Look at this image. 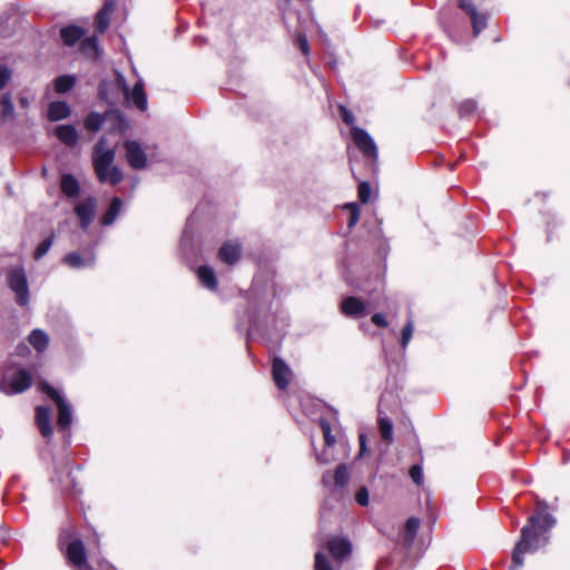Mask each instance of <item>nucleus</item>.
I'll use <instances>...</instances> for the list:
<instances>
[{
	"label": "nucleus",
	"mask_w": 570,
	"mask_h": 570,
	"mask_svg": "<svg viewBox=\"0 0 570 570\" xmlns=\"http://www.w3.org/2000/svg\"><path fill=\"white\" fill-rule=\"evenodd\" d=\"M556 519L548 512L544 501L537 503V513L529 518V522L521 529V538L512 553L514 567H522L525 553H534L549 542V531L554 527Z\"/></svg>",
	"instance_id": "f257e3e1"
},
{
	"label": "nucleus",
	"mask_w": 570,
	"mask_h": 570,
	"mask_svg": "<svg viewBox=\"0 0 570 570\" xmlns=\"http://www.w3.org/2000/svg\"><path fill=\"white\" fill-rule=\"evenodd\" d=\"M116 151L107 146V140L101 137L96 144L92 153V164L96 175L101 183L117 185L122 180V173L114 166Z\"/></svg>",
	"instance_id": "f03ea898"
},
{
	"label": "nucleus",
	"mask_w": 570,
	"mask_h": 570,
	"mask_svg": "<svg viewBox=\"0 0 570 570\" xmlns=\"http://www.w3.org/2000/svg\"><path fill=\"white\" fill-rule=\"evenodd\" d=\"M8 286L16 295L18 305L26 307L30 301V293L26 271L22 266L13 267L8 273Z\"/></svg>",
	"instance_id": "7ed1b4c3"
},
{
	"label": "nucleus",
	"mask_w": 570,
	"mask_h": 570,
	"mask_svg": "<svg viewBox=\"0 0 570 570\" xmlns=\"http://www.w3.org/2000/svg\"><path fill=\"white\" fill-rule=\"evenodd\" d=\"M40 390L52 399L58 407V420L57 424L60 429L67 430L72 423L71 407L62 395L50 386L47 382L39 384Z\"/></svg>",
	"instance_id": "20e7f679"
},
{
	"label": "nucleus",
	"mask_w": 570,
	"mask_h": 570,
	"mask_svg": "<svg viewBox=\"0 0 570 570\" xmlns=\"http://www.w3.org/2000/svg\"><path fill=\"white\" fill-rule=\"evenodd\" d=\"M31 383V374L24 368H19L12 374L4 375L1 389L7 394H18L30 387Z\"/></svg>",
	"instance_id": "39448f33"
},
{
	"label": "nucleus",
	"mask_w": 570,
	"mask_h": 570,
	"mask_svg": "<svg viewBox=\"0 0 570 570\" xmlns=\"http://www.w3.org/2000/svg\"><path fill=\"white\" fill-rule=\"evenodd\" d=\"M351 136L360 151L368 158L377 159V147L368 132L357 126L351 128Z\"/></svg>",
	"instance_id": "423d86ee"
},
{
	"label": "nucleus",
	"mask_w": 570,
	"mask_h": 570,
	"mask_svg": "<svg viewBox=\"0 0 570 570\" xmlns=\"http://www.w3.org/2000/svg\"><path fill=\"white\" fill-rule=\"evenodd\" d=\"M126 159L134 169H142L147 166V155L139 142L126 140L124 144Z\"/></svg>",
	"instance_id": "0eeeda50"
},
{
	"label": "nucleus",
	"mask_w": 570,
	"mask_h": 570,
	"mask_svg": "<svg viewBox=\"0 0 570 570\" xmlns=\"http://www.w3.org/2000/svg\"><path fill=\"white\" fill-rule=\"evenodd\" d=\"M67 558L76 570H92L86 560V550L81 540L69 543Z\"/></svg>",
	"instance_id": "6e6552de"
},
{
	"label": "nucleus",
	"mask_w": 570,
	"mask_h": 570,
	"mask_svg": "<svg viewBox=\"0 0 570 570\" xmlns=\"http://www.w3.org/2000/svg\"><path fill=\"white\" fill-rule=\"evenodd\" d=\"M327 550L340 568L343 560L352 552V544L346 538L334 537L326 544Z\"/></svg>",
	"instance_id": "1a4fd4ad"
},
{
	"label": "nucleus",
	"mask_w": 570,
	"mask_h": 570,
	"mask_svg": "<svg viewBox=\"0 0 570 570\" xmlns=\"http://www.w3.org/2000/svg\"><path fill=\"white\" fill-rule=\"evenodd\" d=\"M350 480V471L346 464H340L334 474L332 475L330 471H326L322 476V482L324 485H330L333 483L334 491H341L345 488Z\"/></svg>",
	"instance_id": "9d476101"
},
{
	"label": "nucleus",
	"mask_w": 570,
	"mask_h": 570,
	"mask_svg": "<svg viewBox=\"0 0 570 570\" xmlns=\"http://www.w3.org/2000/svg\"><path fill=\"white\" fill-rule=\"evenodd\" d=\"M97 203L94 197H89L83 202H80L75 207V213L80 222V226L82 229L88 228L91 224L95 212H96Z\"/></svg>",
	"instance_id": "9b49d317"
},
{
	"label": "nucleus",
	"mask_w": 570,
	"mask_h": 570,
	"mask_svg": "<svg viewBox=\"0 0 570 570\" xmlns=\"http://www.w3.org/2000/svg\"><path fill=\"white\" fill-rule=\"evenodd\" d=\"M342 313L347 317L360 318L366 315V304L357 297L348 296L341 304Z\"/></svg>",
	"instance_id": "f8f14e48"
},
{
	"label": "nucleus",
	"mask_w": 570,
	"mask_h": 570,
	"mask_svg": "<svg viewBox=\"0 0 570 570\" xmlns=\"http://www.w3.org/2000/svg\"><path fill=\"white\" fill-rule=\"evenodd\" d=\"M124 96L129 104L135 106L140 111H145L147 109V96L144 90L142 79L139 78L134 88H129V94H124Z\"/></svg>",
	"instance_id": "ddd939ff"
},
{
	"label": "nucleus",
	"mask_w": 570,
	"mask_h": 570,
	"mask_svg": "<svg viewBox=\"0 0 570 570\" xmlns=\"http://www.w3.org/2000/svg\"><path fill=\"white\" fill-rule=\"evenodd\" d=\"M95 254L91 252H87L83 255L78 252H72L63 257V263L75 269L90 267L95 264Z\"/></svg>",
	"instance_id": "4468645a"
},
{
	"label": "nucleus",
	"mask_w": 570,
	"mask_h": 570,
	"mask_svg": "<svg viewBox=\"0 0 570 570\" xmlns=\"http://www.w3.org/2000/svg\"><path fill=\"white\" fill-rule=\"evenodd\" d=\"M291 370L279 357L273 361V377L278 389L284 390L289 383Z\"/></svg>",
	"instance_id": "2eb2a0df"
},
{
	"label": "nucleus",
	"mask_w": 570,
	"mask_h": 570,
	"mask_svg": "<svg viewBox=\"0 0 570 570\" xmlns=\"http://www.w3.org/2000/svg\"><path fill=\"white\" fill-rule=\"evenodd\" d=\"M242 255L240 245L236 242H226L222 245L218 250L219 259L228 265H233L238 262Z\"/></svg>",
	"instance_id": "dca6fc26"
},
{
	"label": "nucleus",
	"mask_w": 570,
	"mask_h": 570,
	"mask_svg": "<svg viewBox=\"0 0 570 570\" xmlns=\"http://www.w3.org/2000/svg\"><path fill=\"white\" fill-rule=\"evenodd\" d=\"M36 422L37 426L43 438L52 435L51 414L50 409L47 406L36 407Z\"/></svg>",
	"instance_id": "f3484780"
},
{
	"label": "nucleus",
	"mask_w": 570,
	"mask_h": 570,
	"mask_svg": "<svg viewBox=\"0 0 570 570\" xmlns=\"http://www.w3.org/2000/svg\"><path fill=\"white\" fill-rule=\"evenodd\" d=\"M57 138L68 147H75L78 142V130L72 125H59L55 129Z\"/></svg>",
	"instance_id": "a211bd4d"
},
{
	"label": "nucleus",
	"mask_w": 570,
	"mask_h": 570,
	"mask_svg": "<svg viewBox=\"0 0 570 570\" xmlns=\"http://www.w3.org/2000/svg\"><path fill=\"white\" fill-rule=\"evenodd\" d=\"M71 109L65 101H52L48 107V119L59 121L70 116Z\"/></svg>",
	"instance_id": "6ab92c4d"
},
{
	"label": "nucleus",
	"mask_w": 570,
	"mask_h": 570,
	"mask_svg": "<svg viewBox=\"0 0 570 570\" xmlns=\"http://www.w3.org/2000/svg\"><path fill=\"white\" fill-rule=\"evenodd\" d=\"M61 191L68 198H76L80 193V185L71 174H63L60 183Z\"/></svg>",
	"instance_id": "aec40b11"
},
{
	"label": "nucleus",
	"mask_w": 570,
	"mask_h": 570,
	"mask_svg": "<svg viewBox=\"0 0 570 570\" xmlns=\"http://www.w3.org/2000/svg\"><path fill=\"white\" fill-rule=\"evenodd\" d=\"M197 276L200 284L210 289L215 291L217 288V278L214 269L209 266H200L197 269Z\"/></svg>",
	"instance_id": "412c9836"
},
{
	"label": "nucleus",
	"mask_w": 570,
	"mask_h": 570,
	"mask_svg": "<svg viewBox=\"0 0 570 570\" xmlns=\"http://www.w3.org/2000/svg\"><path fill=\"white\" fill-rule=\"evenodd\" d=\"M114 6L115 3L112 1H107L97 13L96 29L98 32L102 33L108 28L110 13L114 10Z\"/></svg>",
	"instance_id": "4be33fe9"
},
{
	"label": "nucleus",
	"mask_w": 570,
	"mask_h": 570,
	"mask_svg": "<svg viewBox=\"0 0 570 570\" xmlns=\"http://www.w3.org/2000/svg\"><path fill=\"white\" fill-rule=\"evenodd\" d=\"M83 35L85 30L77 26H67L60 30V37L66 46H73Z\"/></svg>",
	"instance_id": "5701e85b"
},
{
	"label": "nucleus",
	"mask_w": 570,
	"mask_h": 570,
	"mask_svg": "<svg viewBox=\"0 0 570 570\" xmlns=\"http://www.w3.org/2000/svg\"><path fill=\"white\" fill-rule=\"evenodd\" d=\"M29 343L37 352H43L49 345V336L42 330L36 328L28 336Z\"/></svg>",
	"instance_id": "b1692460"
},
{
	"label": "nucleus",
	"mask_w": 570,
	"mask_h": 570,
	"mask_svg": "<svg viewBox=\"0 0 570 570\" xmlns=\"http://www.w3.org/2000/svg\"><path fill=\"white\" fill-rule=\"evenodd\" d=\"M0 117L2 121L14 118V108L10 94L0 95Z\"/></svg>",
	"instance_id": "393cba45"
},
{
	"label": "nucleus",
	"mask_w": 570,
	"mask_h": 570,
	"mask_svg": "<svg viewBox=\"0 0 570 570\" xmlns=\"http://www.w3.org/2000/svg\"><path fill=\"white\" fill-rule=\"evenodd\" d=\"M419 528H420V519L412 517L406 521L405 529H404V537H403V541H404L405 546L410 547L413 543Z\"/></svg>",
	"instance_id": "a878e982"
},
{
	"label": "nucleus",
	"mask_w": 570,
	"mask_h": 570,
	"mask_svg": "<svg viewBox=\"0 0 570 570\" xmlns=\"http://www.w3.org/2000/svg\"><path fill=\"white\" fill-rule=\"evenodd\" d=\"M121 205H122L121 199L119 197H114L110 203L109 209L102 216L101 223L106 226L111 225L115 222V219L117 218V216L119 215Z\"/></svg>",
	"instance_id": "bb28decb"
},
{
	"label": "nucleus",
	"mask_w": 570,
	"mask_h": 570,
	"mask_svg": "<svg viewBox=\"0 0 570 570\" xmlns=\"http://www.w3.org/2000/svg\"><path fill=\"white\" fill-rule=\"evenodd\" d=\"M105 124V117L96 111L90 112L85 119V127L89 131H98Z\"/></svg>",
	"instance_id": "cd10ccee"
},
{
	"label": "nucleus",
	"mask_w": 570,
	"mask_h": 570,
	"mask_svg": "<svg viewBox=\"0 0 570 570\" xmlns=\"http://www.w3.org/2000/svg\"><path fill=\"white\" fill-rule=\"evenodd\" d=\"M75 78L71 76H60L55 81V89L58 94H65L75 86Z\"/></svg>",
	"instance_id": "c85d7f7f"
},
{
	"label": "nucleus",
	"mask_w": 570,
	"mask_h": 570,
	"mask_svg": "<svg viewBox=\"0 0 570 570\" xmlns=\"http://www.w3.org/2000/svg\"><path fill=\"white\" fill-rule=\"evenodd\" d=\"M81 50L85 55L98 58V42L96 38H87L81 42Z\"/></svg>",
	"instance_id": "c756f323"
},
{
	"label": "nucleus",
	"mask_w": 570,
	"mask_h": 570,
	"mask_svg": "<svg viewBox=\"0 0 570 570\" xmlns=\"http://www.w3.org/2000/svg\"><path fill=\"white\" fill-rule=\"evenodd\" d=\"M380 432L385 441L391 442L393 439V424L387 417H380L379 420Z\"/></svg>",
	"instance_id": "7c9ffc66"
},
{
	"label": "nucleus",
	"mask_w": 570,
	"mask_h": 570,
	"mask_svg": "<svg viewBox=\"0 0 570 570\" xmlns=\"http://www.w3.org/2000/svg\"><path fill=\"white\" fill-rule=\"evenodd\" d=\"M53 239H55V234H51L48 238L42 240L37 246L36 250H35V258L36 259H40L41 257H43L49 252V249L51 248V246L53 244Z\"/></svg>",
	"instance_id": "2f4dec72"
},
{
	"label": "nucleus",
	"mask_w": 570,
	"mask_h": 570,
	"mask_svg": "<svg viewBox=\"0 0 570 570\" xmlns=\"http://www.w3.org/2000/svg\"><path fill=\"white\" fill-rule=\"evenodd\" d=\"M320 426L322 429V432L324 434V440H325V443H326V446L327 448H332L336 440H335V436L332 434L331 432V424L327 420L325 419H321L320 420Z\"/></svg>",
	"instance_id": "473e14b6"
},
{
	"label": "nucleus",
	"mask_w": 570,
	"mask_h": 570,
	"mask_svg": "<svg viewBox=\"0 0 570 570\" xmlns=\"http://www.w3.org/2000/svg\"><path fill=\"white\" fill-rule=\"evenodd\" d=\"M470 18L472 20L473 33L478 36L487 27L488 17L476 12L475 16H471Z\"/></svg>",
	"instance_id": "72a5a7b5"
},
{
	"label": "nucleus",
	"mask_w": 570,
	"mask_h": 570,
	"mask_svg": "<svg viewBox=\"0 0 570 570\" xmlns=\"http://www.w3.org/2000/svg\"><path fill=\"white\" fill-rule=\"evenodd\" d=\"M414 326L412 321H409L404 327L402 328V335H401V345L403 348H406L412 335H413Z\"/></svg>",
	"instance_id": "f704fd0d"
},
{
	"label": "nucleus",
	"mask_w": 570,
	"mask_h": 570,
	"mask_svg": "<svg viewBox=\"0 0 570 570\" xmlns=\"http://www.w3.org/2000/svg\"><path fill=\"white\" fill-rule=\"evenodd\" d=\"M315 570H334L322 551L315 554Z\"/></svg>",
	"instance_id": "c9c22d12"
},
{
	"label": "nucleus",
	"mask_w": 570,
	"mask_h": 570,
	"mask_svg": "<svg viewBox=\"0 0 570 570\" xmlns=\"http://www.w3.org/2000/svg\"><path fill=\"white\" fill-rule=\"evenodd\" d=\"M371 193H372V189H371V186L366 181H362L358 185V197L361 199L362 203H367L370 197H371Z\"/></svg>",
	"instance_id": "e433bc0d"
},
{
	"label": "nucleus",
	"mask_w": 570,
	"mask_h": 570,
	"mask_svg": "<svg viewBox=\"0 0 570 570\" xmlns=\"http://www.w3.org/2000/svg\"><path fill=\"white\" fill-rule=\"evenodd\" d=\"M355 501L362 507L368 505L370 494H368V490L365 487H362L358 489V491L355 494Z\"/></svg>",
	"instance_id": "4c0bfd02"
},
{
	"label": "nucleus",
	"mask_w": 570,
	"mask_h": 570,
	"mask_svg": "<svg viewBox=\"0 0 570 570\" xmlns=\"http://www.w3.org/2000/svg\"><path fill=\"white\" fill-rule=\"evenodd\" d=\"M410 476L413 480V482L417 485L422 484L423 482V470L420 464H414L410 469Z\"/></svg>",
	"instance_id": "58836bf2"
},
{
	"label": "nucleus",
	"mask_w": 570,
	"mask_h": 570,
	"mask_svg": "<svg viewBox=\"0 0 570 570\" xmlns=\"http://www.w3.org/2000/svg\"><path fill=\"white\" fill-rule=\"evenodd\" d=\"M459 7L465 11L470 17L475 16L478 12L476 8L471 0H459Z\"/></svg>",
	"instance_id": "ea45409f"
},
{
	"label": "nucleus",
	"mask_w": 570,
	"mask_h": 570,
	"mask_svg": "<svg viewBox=\"0 0 570 570\" xmlns=\"http://www.w3.org/2000/svg\"><path fill=\"white\" fill-rule=\"evenodd\" d=\"M11 78V71L9 68L0 65V89L4 88Z\"/></svg>",
	"instance_id": "a19ab883"
},
{
	"label": "nucleus",
	"mask_w": 570,
	"mask_h": 570,
	"mask_svg": "<svg viewBox=\"0 0 570 570\" xmlns=\"http://www.w3.org/2000/svg\"><path fill=\"white\" fill-rule=\"evenodd\" d=\"M341 117L345 124L354 126V116L353 114L344 106H340Z\"/></svg>",
	"instance_id": "79ce46f5"
},
{
	"label": "nucleus",
	"mask_w": 570,
	"mask_h": 570,
	"mask_svg": "<svg viewBox=\"0 0 570 570\" xmlns=\"http://www.w3.org/2000/svg\"><path fill=\"white\" fill-rule=\"evenodd\" d=\"M296 42L301 49V51L307 56L309 53V47H308V41H307V38L304 36V35H298L297 38H296Z\"/></svg>",
	"instance_id": "37998d69"
},
{
	"label": "nucleus",
	"mask_w": 570,
	"mask_h": 570,
	"mask_svg": "<svg viewBox=\"0 0 570 570\" xmlns=\"http://www.w3.org/2000/svg\"><path fill=\"white\" fill-rule=\"evenodd\" d=\"M348 207L352 209L351 217L348 219V227H353L357 223L360 217L358 208L355 204H351L348 205Z\"/></svg>",
	"instance_id": "c03bdc74"
},
{
	"label": "nucleus",
	"mask_w": 570,
	"mask_h": 570,
	"mask_svg": "<svg viewBox=\"0 0 570 570\" xmlns=\"http://www.w3.org/2000/svg\"><path fill=\"white\" fill-rule=\"evenodd\" d=\"M372 322H373L374 325H376L379 327H386L387 326V321H386L385 316L382 313H375L372 316Z\"/></svg>",
	"instance_id": "a18cd8bd"
},
{
	"label": "nucleus",
	"mask_w": 570,
	"mask_h": 570,
	"mask_svg": "<svg viewBox=\"0 0 570 570\" xmlns=\"http://www.w3.org/2000/svg\"><path fill=\"white\" fill-rule=\"evenodd\" d=\"M116 78H117V83L120 87V89L122 90V92L129 94V86H128L124 75H121L120 72H117Z\"/></svg>",
	"instance_id": "49530a36"
},
{
	"label": "nucleus",
	"mask_w": 570,
	"mask_h": 570,
	"mask_svg": "<svg viewBox=\"0 0 570 570\" xmlns=\"http://www.w3.org/2000/svg\"><path fill=\"white\" fill-rule=\"evenodd\" d=\"M476 105L473 101H468L461 105L460 112L461 114H471L475 110Z\"/></svg>",
	"instance_id": "de8ad7c7"
},
{
	"label": "nucleus",
	"mask_w": 570,
	"mask_h": 570,
	"mask_svg": "<svg viewBox=\"0 0 570 570\" xmlns=\"http://www.w3.org/2000/svg\"><path fill=\"white\" fill-rule=\"evenodd\" d=\"M333 460L332 454H330L328 450H324L322 454L317 455V461L321 464H327Z\"/></svg>",
	"instance_id": "09e8293b"
},
{
	"label": "nucleus",
	"mask_w": 570,
	"mask_h": 570,
	"mask_svg": "<svg viewBox=\"0 0 570 570\" xmlns=\"http://www.w3.org/2000/svg\"><path fill=\"white\" fill-rule=\"evenodd\" d=\"M366 451V436L364 434L360 435V452L361 455Z\"/></svg>",
	"instance_id": "8fccbe9b"
},
{
	"label": "nucleus",
	"mask_w": 570,
	"mask_h": 570,
	"mask_svg": "<svg viewBox=\"0 0 570 570\" xmlns=\"http://www.w3.org/2000/svg\"><path fill=\"white\" fill-rule=\"evenodd\" d=\"M19 102H20V106H21L22 108H24V109H27V108L29 107V105H30V102H29L28 98H26V97H21V98H20V100H19Z\"/></svg>",
	"instance_id": "3c124183"
},
{
	"label": "nucleus",
	"mask_w": 570,
	"mask_h": 570,
	"mask_svg": "<svg viewBox=\"0 0 570 570\" xmlns=\"http://www.w3.org/2000/svg\"><path fill=\"white\" fill-rule=\"evenodd\" d=\"M100 569L101 570H115L114 567L111 564H109L107 561H104L100 563Z\"/></svg>",
	"instance_id": "603ef678"
}]
</instances>
